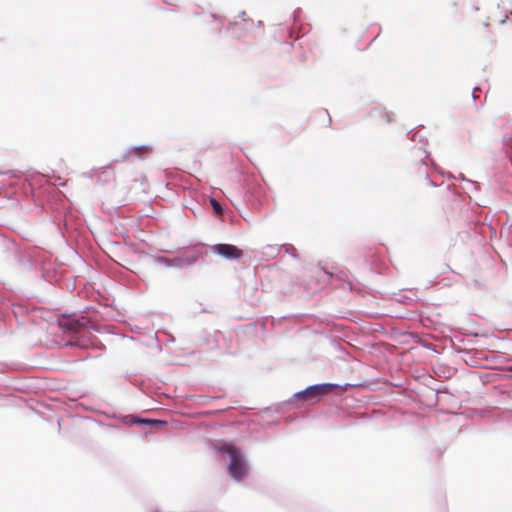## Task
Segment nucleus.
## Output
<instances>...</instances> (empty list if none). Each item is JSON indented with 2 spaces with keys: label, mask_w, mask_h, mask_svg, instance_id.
Wrapping results in <instances>:
<instances>
[{
  "label": "nucleus",
  "mask_w": 512,
  "mask_h": 512,
  "mask_svg": "<svg viewBox=\"0 0 512 512\" xmlns=\"http://www.w3.org/2000/svg\"><path fill=\"white\" fill-rule=\"evenodd\" d=\"M216 448L219 452L229 455L230 462L228 465V470L230 476L237 481L242 480L247 474V466L239 449L236 446L226 442L218 444Z\"/></svg>",
  "instance_id": "1"
},
{
  "label": "nucleus",
  "mask_w": 512,
  "mask_h": 512,
  "mask_svg": "<svg viewBox=\"0 0 512 512\" xmlns=\"http://www.w3.org/2000/svg\"><path fill=\"white\" fill-rule=\"evenodd\" d=\"M333 384H320L308 387L306 390L295 395L298 399L319 400L321 396L331 392L334 389Z\"/></svg>",
  "instance_id": "2"
},
{
  "label": "nucleus",
  "mask_w": 512,
  "mask_h": 512,
  "mask_svg": "<svg viewBox=\"0 0 512 512\" xmlns=\"http://www.w3.org/2000/svg\"><path fill=\"white\" fill-rule=\"evenodd\" d=\"M214 250L224 258L239 259L242 257V250L231 244H217Z\"/></svg>",
  "instance_id": "3"
},
{
  "label": "nucleus",
  "mask_w": 512,
  "mask_h": 512,
  "mask_svg": "<svg viewBox=\"0 0 512 512\" xmlns=\"http://www.w3.org/2000/svg\"><path fill=\"white\" fill-rule=\"evenodd\" d=\"M210 203H211V206H212L213 211H214L215 214H217V215L222 214L223 209H222L220 203L217 200H215L214 198H211L210 199Z\"/></svg>",
  "instance_id": "4"
},
{
  "label": "nucleus",
  "mask_w": 512,
  "mask_h": 512,
  "mask_svg": "<svg viewBox=\"0 0 512 512\" xmlns=\"http://www.w3.org/2000/svg\"><path fill=\"white\" fill-rule=\"evenodd\" d=\"M151 424L153 425H158V424H162L163 422L162 421H158V420H153V421H150Z\"/></svg>",
  "instance_id": "5"
},
{
  "label": "nucleus",
  "mask_w": 512,
  "mask_h": 512,
  "mask_svg": "<svg viewBox=\"0 0 512 512\" xmlns=\"http://www.w3.org/2000/svg\"><path fill=\"white\" fill-rule=\"evenodd\" d=\"M508 371L512 372V366H510V367L508 368Z\"/></svg>",
  "instance_id": "6"
}]
</instances>
